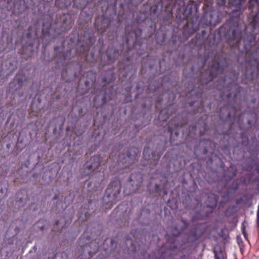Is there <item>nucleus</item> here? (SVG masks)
I'll use <instances>...</instances> for the list:
<instances>
[{"instance_id":"1","label":"nucleus","mask_w":259,"mask_h":259,"mask_svg":"<svg viewBox=\"0 0 259 259\" xmlns=\"http://www.w3.org/2000/svg\"><path fill=\"white\" fill-rule=\"evenodd\" d=\"M165 12L162 0H148L141 7L139 12L124 11V14L118 15L116 10L112 14L107 11L101 16L95 18L97 29H109L107 37L111 41L106 53L102 58L107 62H113L118 57L120 52L131 54L127 60L119 63L120 69L126 70L132 77L137 70L135 63L147 52L148 40L155 33L156 24L162 19Z\"/></svg>"},{"instance_id":"2","label":"nucleus","mask_w":259,"mask_h":259,"mask_svg":"<svg viewBox=\"0 0 259 259\" xmlns=\"http://www.w3.org/2000/svg\"><path fill=\"white\" fill-rule=\"evenodd\" d=\"M119 65V64H118ZM119 78L126 81L121 87L124 95L122 102L113 101V94L110 90H101L96 92L93 98L94 106L88 98L81 97L73 106L68 115L72 125H75L79 119L83 118L87 123L93 119L94 123L102 125L113 115L124 116L127 113L134 116V127L137 130L142 129L148 123L151 118L149 107L151 104L150 99L144 98V91L146 89L145 80H139L136 71L132 77L125 71L122 72L118 65Z\"/></svg>"},{"instance_id":"3","label":"nucleus","mask_w":259,"mask_h":259,"mask_svg":"<svg viewBox=\"0 0 259 259\" xmlns=\"http://www.w3.org/2000/svg\"><path fill=\"white\" fill-rule=\"evenodd\" d=\"M74 19L69 14L56 15L55 22L50 16L45 19L42 24L41 38L42 51L40 57L41 63L48 66L54 62L53 70L55 72L62 71L65 66L70 63L71 58L77 56L79 59L83 56L84 61L94 65L97 56L100 50L94 45L95 37L90 30L84 31L79 34L73 31L69 34L70 42L64 40L65 32L69 30L74 24Z\"/></svg>"},{"instance_id":"4","label":"nucleus","mask_w":259,"mask_h":259,"mask_svg":"<svg viewBox=\"0 0 259 259\" xmlns=\"http://www.w3.org/2000/svg\"><path fill=\"white\" fill-rule=\"evenodd\" d=\"M204 47L203 54L198 53L196 58L193 60H191L186 64L183 70V74L185 76L184 79L180 80L179 73L176 71H171L160 78L158 77L160 74L170 69L172 65L169 61H166L164 56H148L143 58L140 74L141 78L145 80L146 90L150 93H154L157 91L162 92V95L156 99L157 103L161 102L163 97L167 98L168 107L162 110L160 112L161 116L164 115L162 119H165L176 111L174 109L176 105L174 101L178 96L179 98L185 97V96L180 95L181 93H179L175 89L181 87L182 89H184L186 80H191L194 83L198 73L210 59L211 54H215L214 50L208 49L206 46Z\"/></svg>"},{"instance_id":"5","label":"nucleus","mask_w":259,"mask_h":259,"mask_svg":"<svg viewBox=\"0 0 259 259\" xmlns=\"http://www.w3.org/2000/svg\"><path fill=\"white\" fill-rule=\"evenodd\" d=\"M238 64L234 65V68L229 71L230 78L234 81L237 80L239 77L240 71L241 72V82L247 84L250 81L243 77V73L246 68L245 63L242 65L237 63ZM226 79L225 77H220L214 82V85L210 88H213L214 90V101L216 106H219V101L216 100V90L221 91L220 97L222 100L228 103L224 105L220 108L219 114V118L223 124H228L229 125L227 130H232V125L237 115L238 112L240 113L238 115L239 130H244L246 124L242 123L243 110L239 109V108L245 109V104H242L241 102L244 100L246 95L243 99H241V95L245 92L244 89L241 87L238 83H234L233 81L229 82L225 86Z\"/></svg>"},{"instance_id":"6","label":"nucleus","mask_w":259,"mask_h":259,"mask_svg":"<svg viewBox=\"0 0 259 259\" xmlns=\"http://www.w3.org/2000/svg\"><path fill=\"white\" fill-rule=\"evenodd\" d=\"M215 53L214 55H211L209 59L211 62L207 68L199 72V74L197 75L194 83L191 80H186L184 89H182L181 87L175 89L181 93L180 95L185 96V98H188L190 93L194 91L196 93L198 100H204L209 106H211V102L214 101V90L210 88V87L207 86V84L216 78L219 73H223L229 65L226 57L220 55L217 50H215Z\"/></svg>"},{"instance_id":"7","label":"nucleus","mask_w":259,"mask_h":259,"mask_svg":"<svg viewBox=\"0 0 259 259\" xmlns=\"http://www.w3.org/2000/svg\"><path fill=\"white\" fill-rule=\"evenodd\" d=\"M243 76L247 81H252L259 75V48L251 54L248 59ZM247 92L244 100L241 102L245 104V109L239 108L243 110L242 123L246 124L244 130H255L252 128L259 118V83L250 87Z\"/></svg>"},{"instance_id":"8","label":"nucleus","mask_w":259,"mask_h":259,"mask_svg":"<svg viewBox=\"0 0 259 259\" xmlns=\"http://www.w3.org/2000/svg\"><path fill=\"white\" fill-rule=\"evenodd\" d=\"M246 33L249 35V34L246 31L244 25L238 22L230 21L227 24H224L213 32H210L207 35L204 41V46L208 49H213L214 50L215 47L220 42L224 40L226 42H229L232 40H236L235 53L233 61L236 63L242 65L245 63L246 67L247 62L245 60L248 59L251 54L255 51L253 48L242 49L240 47L241 40L246 37Z\"/></svg>"},{"instance_id":"9","label":"nucleus","mask_w":259,"mask_h":259,"mask_svg":"<svg viewBox=\"0 0 259 259\" xmlns=\"http://www.w3.org/2000/svg\"><path fill=\"white\" fill-rule=\"evenodd\" d=\"M94 26L96 30L102 34V37H100L98 39V42L100 45L102 44V46L104 45V39H105V42L107 41L109 43L107 47H108V46L111 42V41L109 40L107 37V33L109 29H107L106 30L104 29H97L95 26V21L94 22ZM95 46L96 48H98L99 50H100V52L98 53L97 56V59L95 61L94 65H90L89 62L87 63L85 61H84L83 56H82L78 59V60H73L70 63L66 64L65 67L62 68L61 78L64 82L62 81L59 82L55 89L54 94L57 99L59 100L62 98L64 99L69 98V96L72 91V88L71 87H70V83H71L72 81H73L76 77L81 73L83 68L89 67L91 68L90 69H92V68L96 66L97 65V67H99V63L97 62L99 56H100V64L103 66L113 64L116 60H115L113 62L110 63L105 62V61L102 59V56L104 53L106 52L108 48H107L106 51L104 52L102 51V48L101 47L98 46ZM117 59V58L116 59ZM93 70H95L93 69Z\"/></svg>"},{"instance_id":"10","label":"nucleus","mask_w":259,"mask_h":259,"mask_svg":"<svg viewBox=\"0 0 259 259\" xmlns=\"http://www.w3.org/2000/svg\"><path fill=\"white\" fill-rule=\"evenodd\" d=\"M200 150L204 154L210 153V156L206 160V169L199 168L197 170V178H203L209 184L219 183L221 180L223 187L230 182L237 174L235 165L231 164L226 169L222 158L213 153L215 145L209 139H204L199 143Z\"/></svg>"},{"instance_id":"11","label":"nucleus","mask_w":259,"mask_h":259,"mask_svg":"<svg viewBox=\"0 0 259 259\" xmlns=\"http://www.w3.org/2000/svg\"><path fill=\"white\" fill-rule=\"evenodd\" d=\"M167 145V138L163 136L154 135L149 140L145 147L143 155V158L148 161V164L150 168V172L154 174L155 176H152L151 178L154 179L158 178L160 183L155 184L154 192L164 197L168 193V182L171 174L169 171V166L166 164L165 170L156 169L159 158L166 150Z\"/></svg>"},{"instance_id":"12","label":"nucleus","mask_w":259,"mask_h":259,"mask_svg":"<svg viewBox=\"0 0 259 259\" xmlns=\"http://www.w3.org/2000/svg\"><path fill=\"white\" fill-rule=\"evenodd\" d=\"M29 26L27 31L24 32L19 40L13 44V39L6 45L0 42V75L4 78L8 77L16 70L19 65L18 58L28 50L34 51L33 45L35 38L33 36Z\"/></svg>"},{"instance_id":"13","label":"nucleus","mask_w":259,"mask_h":259,"mask_svg":"<svg viewBox=\"0 0 259 259\" xmlns=\"http://www.w3.org/2000/svg\"><path fill=\"white\" fill-rule=\"evenodd\" d=\"M26 72L25 70L20 69L6 88V98L11 99L12 102L7 103L3 107L2 112L8 116L6 123L10 122L11 126L16 125V127L22 122L26 114L25 111L20 109H18L16 114H14L16 102L13 101L15 98L21 97L23 95L22 89L28 79V75Z\"/></svg>"},{"instance_id":"14","label":"nucleus","mask_w":259,"mask_h":259,"mask_svg":"<svg viewBox=\"0 0 259 259\" xmlns=\"http://www.w3.org/2000/svg\"><path fill=\"white\" fill-rule=\"evenodd\" d=\"M196 94L192 91L188 98H185V106L188 108V114L192 115L188 117L186 130H208V116L210 113L217 111L218 107L212 101L211 106H209L204 100H198Z\"/></svg>"},{"instance_id":"15","label":"nucleus","mask_w":259,"mask_h":259,"mask_svg":"<svg viewBox=\"0 0 259 259\" xmlns=\"http://www.w3.org/2000/svg\"><path fill=\"white\" fill-rule=\"evenodd\" d=\"M146 92L148 93V94L147 95L144 94V98L150 99L151 102V104L149 107L151 118L146 125H147L150 122L152 118L151 108L154 104L155 108L157 110L161 108L160 106L162 104H164L165 106L164 108L160 110L158 115V118L161 121H166L173 114L176 113V112L179 113L178 111L179 105L177 103V100L176 99L174 101V103L175 105H176V106L174 107V109L176 110V111L172 112L168 116L167 118H165V119H162V118H164V115L161 116L160 112L162 110L168 107V104L167 103V98H165L163 97V99L161 102L157 103L156 102V99L159 96H161V95H162V92L157 91L154 93H150L148 92L147 90ZM191 114H188V108H186V106H185V108L181 110L180 113L176 115L169 121L167 124L168 126L166 130H180L181 128H183V130H186V127H188V117H191Z\"/></svg>"},{"instance_id":"16","label":"nucleus","mask_w":259,"mask_h":259,"mask_svg":"<svg viewBox=\"0 0 259 259\" xmlns=\"http://www.w3.org/2000/svg\"><path fill=\"white\" fill-rule=\"evenodd\" d=\"M104 180L103 172L99 171L93 175L89 180L84 182L83 190L88 191L90 198L78 210V219L80 221H86L93 213L97 210L99 204L98 194L102 190V184Z\"/></svg>"},{"instance_id":"17","label":"nucleus","mask_w":259,"mask_h":259,"mask_svg":"<svg viewBox=\"0 0 259 259\" xmlns=\"http://www.w3.org/2000/svg\"><path fill=\"white\" fill-rule=\"evenodd\" d=\"M189 221L184 218H181V221L179 223L174 224L170 228V234H167L166 239L167 241V244L166 248L169 250L167 252H164L162 251L161 255H158L156 254H147V247L146 243H144L143 240H136L139 246L138 250H137L136 247L132 249L134 253L137 252L138 255L142 257V259H165L166 256H168L171 254V251L178 248V243L176 237L180 236L181 233L186 230L189 226Z\"/></svg>"},{"instance_id":"18","label":"nucleus","mask_w":259,"mask_h":259,"mask_svg":"<svg viewBox=\"0 0 259 259\" xmlns=\"http://www.w3.org/2000/svg\"><path fill=\"white\" fill-rule=\"evenodd\" d=\"M253 131H250L253 132ZM231 131H226L225 133H222L224 135L221 138L227 140L226 143L221 146V149L224 153L231 158L232 160L239 161L244 157V154L248 152L250 154H256V150L253 149L255 144L252 142V137L250 141H249L247 135L250 131H242L241 133V142L236 143V140L234 138L230 137Z\"/></svg>"},{"instance_id":"19","label":"nucleus","mask_w":259,"mask_h":259,"mask_svg":"<svg viewBox=\"0 0 259 259\" xmlns=\"http://www.w3.org/2000/svg\"><path fill=\"white\" fill-rule=\"evenodd\" d=\"M170 36L171 37L163 46L165 52L161 55L156 56L158 57L164 56L166 61H168L166 54L168 55L169 59L172 60V62L170 63H172V65L176 66H181L184 64L186 58L189 56L190 48L182 41L181 36L179 34L175 33V31H173ZM148 56L152 57V56L147 55L141 58L140 70L142 68V61L143 58Z\"/></svg>"},{"instance_id":"20","label":"nucleus","mask_w":259,"mask_h":259,"mask_svg":"<svg viewBox=\"0 0 259 259\" xmlns=\"http://www.w3.org/2000/svg\"><path fill=\"white\" fill-rule=\"evenodd\" d=\"M172 4L166 6L165 8L166 15L170 13L173 18V14L175 13L176 22L178 25L189 17H195L197 13L199 5L198 3L192 0H189L185 4L184 0L172 1Z\"/></svg>"},{"instance_id":"21","label":"nucleus","mask_w":259,"mask_h":259,"mask_svg":"<svg viewBox=\"0 0 259 259\" xmlns=\"http://www.w3.org/2000/svg\"><path fill=\"white\" fill-rule=\"evenodd\" d=\"M145 210L140 209L139 214L137 217L133 215V208L127 203H122L119 204L112 211L110 215V221L117 227H122L127 226L130 220L133 219L141 222L142 215Z\"/></svg>"},{"instance_id":"22","label":"nucleus","mask_w":259,"mask_h":259,"mask_svg":"<svg viewBox=\"0 0 259 259\" xmlns=\"http://www.w3.org/2000/svg\"><path fill=\"white\" fill-rule=\"evenodd\" d=\"M2 146L8 149L15 148V152H21L28 144V138L24 131H1Z\"/></svg>"},{"instance_id":"23","label":"nucleus","mask_w":259,"mask_h":259,"mask_svg":"<svg viewBox=\"0 0 259 259\" xmlns=\"http://www.w3.org/2000/svg\"><path fill=\"white\" fill-rule=\"evenodd\" d=\"M183 187L187 193H183L181 202L185 208L197 212V208L200 204L199 190L195 180L192 178L188 181L183 179L182 181Z\"/></svg>"},{"instance_id":"24","label":"nucleus","mask_w":259,"mask_h":259,"mask_svg":"<svg viewBox=\"0 0 259 259\" xmlns=\"http://www.w3.org/2000/svg\"><path fill=\"white\" fill-rule=\"evenodd\" d=\"M121 190L120 181L117 179H113L108 185L105 191L104 195L101 200V205L103 210H108L113 205L115 204L119 199V195Z\"/></svg>"},{"instance_id":"25","label":"nucleus","mask_w":259,"mask_h":259,"mask_svg":"<svg viewBox=\"0 0 259 259\" xmlns=\"http://www.w3.org/2000/svg\"><path fill=\"white\" fill-rule=\"evenodd\" d=\"M191 19L198 30L202 29L201 30V34L203 38L206 37L207 33L205 28L208 26L214 27L220 23L218 13L214 11H204L200 16H196Z\"/></svg>"},{"instance_id":"26","label":"nucleus","mask_w":259,"mask_h":259,"mask_svg":"<svg viewBox=\"0 0 259 259\" xmlns=\"http://www.w3.org/2000/svg\"><path fill=\"white\" fill-rule=\"evenodd\" d=\"M110 131H92L88 138V142L85 144L88 149V153H91L95 151L98 148L101 147L102 151H105L110 147L111 143L108 142L106 140V136L109 134Z\"/></svg>"},{"instance_id":"27","label":"nucleus","mask_w":259,"mask_h":259,"mask_svg":"<svg viewBox=\"0 0 259 259\" xmlns=\"http://www.w3.org/2000/svg\"><path fill=\"white\" fill-rule=\"evenodd\" d=\"M169 14H162L160 25L155 32L154 41L160 47L162 46L166 38L175 31V27L172 23V15L170 13Z\"/></svg>"},{"instance_id":"28","label":"nucleus","mask_w":259,"mask_h":259,"mask_svg":"<svg viewBox=\"0 0 259 259\" xmlns=\"http://www.w3.org/2000/svg\"><path fill=\"white\" fill-rule=\"evenodd\" d=\"M38 2L39 0H14L11 9L15 15L24 14V17L28 19V15H35L37 11L39 10Z\"/></svg>"},{"instance_id":"29","label":"nucleus","mask_w":259,"mask_h":259,"mask_svg":"<svg viewBox=\"0 0 259 259\" xmlns=\"http://www.w3.org/2000/svg\"><path fill=\"white\" fill-rule=\"evenodd\" d=\"M97 70L89 69L84 71L81 75L79 74V80L77 83V92L81 95L88 94L96 82ZM77 78V77H76Z\"/></svg>"},{"instance_id":"30","label":"nucleus","mask_w":259,"mask_h":259,"mask_svg":"<svg viewBox=\"0 0 259 259\" xmlns=\"http://www.w3.org/2000/svg\"><path fill=\"white\" fill-rule=\"evenodd\" d=\"M122 55L123 56V58L120 61H119L117 64V67L116 68H109L106 70H104L102 72L98 77V81L103 84V85H106L110 84L111 83L114 82L116 79V72L117 74L118 78L119 76V71L118 70V64L122 61H125L127 60L126 57L128 56H131V54L126 53L124 51H121L119 53V55ZM119 79L121 81V83L122 84V86L123 84L126 82V81H123L121 79L119 78Z\"/></svg>"},{"instance_id":"31","label":"nucleus","mask_w":259,"mask_h":259,"mask_svg":"<svg viewBox=\"0 0 259 259\" xmlns=\"http://www.w3.org/2000/svg\"><path fill=\"white\" fill-rule=\"evenodd\" d=\"M140 152L139 149L135 147L124 149L118 155L117 163L119 168L123 169L130 167L136 161Z\"/></svg>"},{"instance_id":"32","label":"nucleus","mask_w":259,"mask_h":259,"mask_svg":"<svg viewBox=\"0 0 259 259\" xmlns=\"http://www.w3.org/2000/svg\"><path fill=\"white\" fill-rule=\"evenodd\" d=\"M83 239H85L87 241H90L91 240H96V238L94 237L93 233L92 232L90 235H89L87 232H84L80 239L79 245L80 246L81 253L78 256V259H90L93 257L98 250V246L95 245L93 250H89V248H91V246L92 243L86 242L85 244H82L81 240Z\"/></svg>"},{"instance_id":"33","label":"nucleus","mask_w":259,"mask_h":259,"mask_svg":"<svg viewBox=\"0 0 259 259\" xmlns=\"http://www.w3.org/2000/svg\"><path fill=\"white\" fill-rule=\"evenodd\" d=\"M143 181V176L141 172H135L131 174L124 184V193L129 195L136 193L141 187Z\"/></svg>"},{"instance_id":"34","label":"nucleus","mask_w":259,"mask_h":259,"mask_svg":"<svg viewBox=\"0 0 259 259\" xmlns=\"http://www.w3.org/2000/svg\"><path fill=\"white\" fill-rule=\"evenodd\" d=\"M66 136L63 139L62 144L64 147L80 146L83 144V134L86 131H65Z\"/></svg>"},{"instance_id":"35","label":"nucleus","mask_w":259,"mask_h":259,"mask_svg":"<svg viewBox=\"0 0 259 259\" xmlns=\"http://www.w3.org/2000/svg\"><path fill=\"white\" fill-rule=\"evenodd\" d=\"M164 134L169 136V141L172 145H179L189 142L191 132L194 131H163Z\"/></svg>"},{"instance_id":"36","label":"nucleus","mask_w":259,"mask_h":259,"mask_svg":"<svg viewBox=\"0 0 259 259\" xmlns=\"http://www.w3.org/2000/svg\"><path fill=\"white\" fill-rule=\"evenodd\" d=\"M252 142L255 144L253 149L256 150V153L250 154L251 157L246 159L245 166L249 170L254 168L256 173L259 175V143L255 135L252 137Z\"/></svg>"},{"instance_id":"37","label":"nucleus","mask_w":259,"mask_h":259,"mask_svg":"<svg viewBox=\"0 0 259 259\" xmlns=\"http://www.w3.org/2000/svg\"><path fill=\"white\" fill-rule=\"evenodd\" d=\"M101 163L100 155H94L88 159L80 168L79 172L82 176H87L99 168Z\"/></svg>"},{"instance_id":"38","label":"nucleus","mask_w":259,"mask_h":259,"mask_svg":"<svg viewBox=\"0 0 259 259\" xmlns=\"http://www.w3.org/2000/svg\"><path fill=\"white\" fill-rule=\"evenodd\" d=\"M205 229L203 226L198 224L194 225L189 231L187 237L190 242H193L197 241L204 233Z\"/></svg>"},{"instance_id":"39","label":"nucleus","mask_w":259,"mask_h":259,"mask_svg":"<svg viewBox=\"0 0 259 259\" xmlns=\"http://www.w3.org/2000/svg\"><path fill=\"white\" fill-rule=\"evenodd\" d=\"M60 167L57 164H52L49 166L48 170L45 171L43 175L44 179L48 183L51 182L57 176Z\"/></svg>"},{"instance_id":"40","label":"nucleus","mask_w":259,"mask_h":259,"mask_svg":"<svg viewBox=\"0 0 259 259\" xmlns=\"http://www.w3.org/2000/svg\"><path fill=\"white\" fill-rule=\"evenodd\" d=\"M246 0H229L228 4L231 8L232 17H238L242 14V3Z\"/></svg>"},{"instance_id":"41","label":"nucleus","mask_w":259,"mask_h":259,"mask_svg":"<svg viewBox=\"0 0 259 259\" xmlns=\"http://www.w3.org/2000/svg\"><path fill=\"white\" fill-rule=\"evenodd\" d=\"M198 30L193 21L191 18L190 21H188L183 26L182 34L184 38L187 39L193 34Z\"/></svg>"},{"instance_id":"42","label":"nucleus","mask_w":259,"mask_h":259,"mask_svg":"<svg viewBox=\"0 0 259 259\" xmlns=\"http://www.w3.org/2000/svg\"><path fill=\"white\" fill-rule=\"evenodd\" d=\"M238 188V184H236L234 186V184L233 183L232 186L229 187L227 190L221 195V200L219 204L220 207L224 206L231 197V193L235 192Z\"/></svg>"},{"instance_id":"43","label":"nucleus","mask_w":259,"mask_h":259,"mask_svg":"<svg viewBox=\"0 0 259 259\" xmlns=\"http://www.w3.org/2000/svg\"><path fill=\"white\" fill-rule=\"evenodd\" d=\"M219 200V196L214 193H210L207 196L205 203L207 208L210 209L209 212H212L215 209Z\"/></svg>"},{"instance_id":"44","label":"nucleus","mask_w":259,"mask_h":259,"mask_svg":"<svg viewBox=\"0 0 259 259\" xmlns=\"http://www.w3.org/2000/svg\"><path fill=\"white\" fill-rule=\"evenodd\" d=\"M93 15L92 12L90 10H82L79 16L78 23L83 26L91 23Z\"/></svg>"},{"instance_id":"45","label":"nucleus","mask_w":259,"mask_h":259,"mask_svg":"<svg viewBox=\"0 0 259 259\" xmlns=\"http://www.w3.org/2000/svg\"><path fill=\"white\" fill-rule=\"evenodd\" d=\"M73 214L71 213L69 214H64L59 220H57L55 221V226H60L61 229H63L68 226L72 222Z\"/></svg>"},{"instance_id":"46","label":"nucleus","mask_w":259,"mask_h":259,"mask_svg":"<svg viewBox=\"0 0 259 259\" xmlns=\"http://www.w3.org/2000/svg\"><path fill=\"white\" fill-rule=\"evenodd\" d=\"M20 232V228L14 224L12 223L8 228L6 236L9 238H12L16 236Z\"/></svg>"},{"instance_id":"47","label":"nucleus","mask_w":259,"mask_h":259,"mask_svg":"<svg viewBox=\"0 0 259 259\" xmlns=\"http://www.w3.org/2000/svg\"><path fill=\"white\" fill-rule=\"evenodd\" d=\"M5 3V0H0V17L2 18L7 17L10 13V9H11L8 6V4L4 7L3 3ZM8 3H9V2H8Z\"/></svg>"},{"instance_id":"48","label":"nucleus","mask_w":259,"mask_h":259,"mask_svg":"<svg viewBox=\"0 0 259 259\" xmlns=\"http://www.w3.org/2000/svg\"><path fill=\"white\" fill-rule=\"evenodd\" d=\"M128 1L129 0H115V5H119V8L118 11L117 12L118 15L124 14V11L126 10L125 9V7Z\"/></svg>"},{"instance_id":"49","label":"nucleus","mask_w":259,"mask_h":259,"mask_svg":"<svg viewBox=\"0 0 259 259\" xmlns=\"http://www.w3.org/2000/svg\"><path fill=\"white\" fill-rule=\"evenodd\" d=\"M215 259H227L225 253L220 246L214 247L213 250Z\"/></svg>"},{"instance_id":"50","label":"nucleus","mask_w":259,"mask_h":259,"mask_svg":"<svg viewBox=\"0 0 259 259\" xmlns=\"http://www.w3.org/2000/svg\"><path fill=\"white\" fill-rule=\"evenodd\" d=\"M72 0H55V4L58 8L63 9L70 6Z\"/></svg>"},{"instance_id":"51","label":"nucleus","mask_w":259,"mask_h":259,"mask_svg":"<svg viewBox=\"0 0 259 259\" xmlns=\"http://www.w3.org/2000/svg\"><path fill=\"white\" fill-rule=\"evenodd\" d=\"M25 204V202L24 201V198L22 197H20L19 195H18L16 197V205L17 206L18 208L22 207L24 206Z\"/></svg>"},{"instance_id":"52","label":"nucleus","mask_w":259,"mask_h":259,"mask_svg":"<svg viewBox=\"0 0 259 259\" xmlns=\"http://www.w3.org/2000/svg\"><path fill=\"white\" fill-rule=\"evenodd\" d=\"M236 212V206L235 205L229 206L225 211L227 216H231Z\"/></svg>"},{"instance_id":"53","label":"nucleus","mask_w":259,"mask_h":259,"mask_svg":"<svg viewBox=\"0 0 259 259\" xmlns=\"http://www.w3.org/2000/svg\"><path fill=\"white\" fill-rule=\"evenodd\" d=\"M84 2L82 0H75L73 2V7H76L77 9H83L85 7Z\"/></svg>"},{"instance_id":"54","label":"nucleus","mask_w":259,"mask_h":259,"mask_svg":"<svg viewBox=\"0 0 259 259\" xmlns=\"http://www.w3.org/2000/svg\"><path fill=\"white\" fill-rule=\"evenodd\" d=\"M167 204L171 209H176L178 207L177 202L175 199H168Z\"/></svg>"},{"instance_id":"55","label":"nucleus","mask_w":259,"mask_h":259,"mask_svg":"<svg viewBox=\"0 0 259 259\" xmlns=\"http://www.w3.org/2000/svg\"><path fill=\"white\" fill-rule=\"evenodd\" d=\"M7 193V188H4L2 185L0 184V201L5 198Z\"/></svg>"},{"instance_id":"56","label":"nucleus","mask_w":259,"mask_h":259,"mask_svg":"<svg viewBox=\"0 0 259 259\" xmlns=\"http://www.w3.org/2000/svg\"><path fill=\"white\" fill-rule=\"evenodd\" d=\"M241 230L242 234L243 235L244 238L247 239V234L246 231V227L244 224V223H242L241 226Z\"/></svg>"},{"instance_id":"57","label":"nucleus","mask_w":259,"mask_h":259,"mask_svg":"<svg viewBox=\"0 0 259 259\" xmlns=\"http://www.w3.org/2000/svg\"><path fill=\"white\" fill-rule=\"evenodd\" d=\"M26 130H38L37 126L36 125V123H33V122L29 123L26 126Z\"/></svg>"},{"instance_id":"58","label":"nucleus","mask_w":259,"mask_h":259,"mask_svg":"<svg viewBox=\"0 0 259 259\" xmlns=\"http://www.w3.org/2000/svg\"><path fill=\"white\" fill-rule=\"evenodd\" d=\"M117 238L116 237H112L110 239V243L111 248H113L114 247H116L117 244V242H116Z\"/></svg>"},{"instance_id":"59","label":"nucleus","mask_w":259,"mask_h":259,"mask_svg":"<svg viewBox=\"0 0 259 259\" xmlns=\"http://www.w3.org/2000/svg\"><path fill=\"white\" fill-rule=\"evenodd\" d=\"M59 195L58 194H56L53 198V201L56 200L57 204H58V203H62V202L60 200H59Z\"/></svg>"},{"instance_id":"60","label":"nucleus","mask_w":259,"mask_h":259,"mask_svg":"<svg viewBox=\"0 0 259 259\" xmlns=\"http://www.w3.org/2000/svg\"><path fill=\"white\" fill-rule=\"evenodd\" d=\"M256 227L257 228H259V205L258 206L257 211Z\"/></svg>"},{"instance_id":"61","label":"nucleus","mask_w":259,"mask_h":259,"mask_svg":"<svg viewBox=\"0 0 259 259\" xmlns=\"http://www.w3.org/2000/svg\"><path fill=\"white\" fill-rule=\"evenodd\" d=\"M243 201V199L241 197L235 199V203L237 205L241 203Z\"/></svg>"},{"instance_id":"62","label":"nucleus","mask_w":259,"mask_h":259,"mask_svg":"<svg viewBox=\"0 0 259 259\" xmlns=\"http://www.w3.org/2000/svg\"><path fill=\"white\" fill-rule=\"evenodd\" d=\"M76 159V157L74 156H71L69 158V161L70 163H73Z\"/></svg>"},{"instance_id":"63","label":"nucleus","mask_w":259,"mask_h":259,"mask_svg":"<svg viewBox=\"0 0 259 259\" xmlns=\"http://www.w3.org/2000/svg\"><path fill=\"white\" fill-rule=\"evenodd\" d=\"M39 131H33V130H32V131H31V132H29V135L30 138H31V136L33 134L37 135L38 134V132H39Z\"/></svg>"},{"instance_id":"64","label":"nucleus","mask_w":259,"mask_h":259,"mask_svg":"<svg viewBox=\"0 0 259 259\" xmlns=\"http://www.w3.org/2000/svg\"><path fill=\"white\" fill-rule=\"evenodd\" d=\"M128 131H127V130H125V131H122V133L120 134L121 136H124V135H126L127 134H128Z\"/></svg>"}]
</instances>
